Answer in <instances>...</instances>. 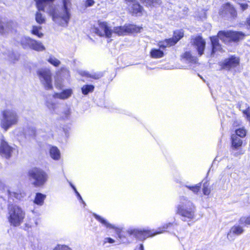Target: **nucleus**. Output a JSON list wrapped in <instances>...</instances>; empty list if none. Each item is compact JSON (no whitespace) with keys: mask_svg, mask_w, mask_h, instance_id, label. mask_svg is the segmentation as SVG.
<instances>
[{"mask_svg":"<svg viewBox=\"0 0 250 250\" xmlns=\"http://www.w3.org/2000/svg\"><path fill=\"white\" fill-rule=\"evenodd\" d=\"M39 11H45L51 16L56 23L62 26H67L71 18V0H62V5L60 10L53 4L54 0H35Z\"/></svg>","mask_w":250,"mask_h":250,"instance_id":"1","label":"nucleus"},{"mask_svg":"<svg viewBox=\"0 0 250 250\" xmlns=\"http://www.w3.org/2000/svg\"><path fill=\"white\" fill-rule=\"evenodd\" d=\"M245 37V34L239 31H220L217 36L210 37L212 47L211 54L221 49V45L219 42V38L225 41L229 40L233 42H238L243 40Z\"/></svg>","mask_w":250,"mask_h":250,"instance_id":"2","label":"nucleus"},{"mask_svg":"<svg viewBox=\"0 0 250 250\" xmlns=\"http://www.w3.org/2000/svg\"><path fill=\"white\" fill-rule=\"evenodd\" d=\"M99 25V28H95V33L99 36H104L107 38H111L113 33L118 36H125L132 32L134 30L133 25L131 24L114 27L113 30L107 25L105 22H101Z\"/></svg>","mask_w":250,"mask_h":250,"instance_id":"3","label":"nucleus"},{"mask_svg":"<svg viewBox=\"0 0 250 250\" xmlns=\"http://www.w3.org/2000/svg\"><path fill=\"white\" fill-rule=\"evenodd\" d=\"M196 207L193 203L185 196H181L176 206V213L182 217L183 221H189L195 218Z\"/></svg>","mask_w":250,"mask_h":250,"instance_id":"4","label":"nucleus"},{"mask_svg":"<svg viewBox=\"0 0 250 250\" xmlns=\"http://www.w3.org/2000/svg\"><path fill=\"white\" fill-rule=\"evenodd\" d=\"M19 115L15 109H6L1 112L0 117V126L5 131H7L13 126L18 124Z\"/></svg>","mask_w":250,"mask_h":250,"instance_id":"5","label":"nucleus"},{"mask_svg":"<svg viewBox=\"0 0 250 250\" xmlns=\"http://www.w3.org/2000/svg\"><path fill=\"white\" fill-rule=\"evenodd\" d=\"M28 175L32 184L36 187L43 186L48 179V174L40 167H34L28 171Z\"/></svg>","mask_w":250,"mask_h":250,"instance_id":"6","label":"nucleus"},{"mask_svg":"<svg viewBox=\"0 0 250 250\" xmlns=\"http://www.w3.org/2000/svg\"><path fill=\"white\" fill-rule=\"evenodd\" d=\"M8 221L14 227L19 226L25 217V212L21 208L11 205L8 207Z\"/></svg>","mask_w":250,"mask_h":250,"instance_id":"7","label":"nucleus"},{"mask_svg":"<svg viewBox=\"0 0 250 250\" xmlns=\"http://www.w3.org/2000/svg\"><path fill=\"white\" fill-rule=\"evenodd\" d=\"M174 223H169L165 224L163 226L164 230L159 231L153 232L152 231L147 229H132L128 230V233L130 235H132L137 239L141 241H144L146 238L153 236L157 234L162 233L165 229H167L168 228L172 226Z\"/></svg>","mask_w":250,"mask_h":250,"instance_id":"8","label":"nucleus"},{"mask_svg":"<svg viewBox=\"0 0 250 250\" xmlns=\"http://www.w3.org/2000/svg\"><path fill=\"white\" fill-rule=\"evenodd\" d=\"M20 44L24 49H32L36 51H43L45 46L40 42H38L27 36H22L20 40Z\"/></svg>","mask_w":250,"mask_h":250,"instance_id":"9","label":"nucleus"},{"mask_svg":"<svg viewBox=\"0 0 250 250\" xmlns=\"http://www.w3.org/2000/svg\"><path fill=\"white\" fill-rule=\"evenodd\" d=\"M37 73L45 89L46 90L52 89L53 85L50 71L47 69H40L37 71Z\"/></svg>","mask_w":250,"mask_h":250,"instance_id":"10","label":"nucleus"},{"mask_svg":"<svg viewBox=\"0 0 250 250\" xmlns=\"http://www.w3.org/2000/svg\"><path fill=\"white\" fill-rule=\"evenodd\" d=\"M219 15L226 18L234 19L237 17V12L234 6L229 2L224 4L221 7Z\"/></svg>","mask_w":250,"mask_h":250,"instance_id":"11","label":"nucleus"},{"mask_svg":"<svg viewBox=\"0 0 250 250\" xmlns=\"http://www.w3.org/2000/svg\"><path fill=\"white\" fill-rule=\"evenodd\" d=\"M239 64V59L234 56H231L229 58L225 59L220 63L221 69L227 70L236 67Z\"/></svg>","mask_w":250,"mask_h":250,"instance_id":"12","label":"nucleus"},{"mask_svg":"<svg viewBox=\"0 0 250 250\" xmlns=\"http://www.w3.org/2000/svg\"><path fill=\"white\" fill-rule=\"evenodd\" d=\"M13 149V147L9 145L2 136L0 140V154L2 157L9 159L11 157Z\"/></svg>","mask_w":250,"mask_h":250,"instance_id":"13","label":"nucleus"},{"mask_svg":"<svg viewBox=\"0 0 250 250\" xmlns=\"http://www.w3.org/2000/svg\"><path fill=\"white\" fill-rule=\"evenodd\" d=\"M191 43L197 50L198 55L201 56L204 52L206 42L201 36H197L192 39Z\"/></svg>","mask_w":250,"mask_h":250,"instance_id":"14","label":"nucleus"},{"mask_svg":"<svg viewBox=\"0 0 250 250\" xmlns=\"http://www.w3.org/2000/svg\"><path fill=\"white\" fill-rule=\"evenodd\" d=\"M244 231L243 227L239 225H235L231 228L227 234V238L229 240H234V235H240Z\"/></svg>","mask_w":250,"mask_h":250,"instance_id":"15","label":"nucleus"},{"mask_svg":"<svg viewBox=\"0 0 250 250\" xmlns=\"http://www.w3.org/2000/svg\"><path fill=\"white\" fill-rule=\"evenodd\" d=\"M0 190L5 191H7L8 196L14 197L18 200H21L24 196V193H18L16 192H11L6 187V186L0 180Z\"/></svg>","mask_w":250,"mask_h":250,"instance_id":"16","label":"nucleus"},{"mask_svg":"<svg viewBox=\"0 0 250 250\" xmlns=\"http://www.w3.org/2000/svg\"><path fill=\"white\" fill-rule=\"evenodd\" d=\"M13 23L0 21V34L5 35L12 32Z\"/></svg>","mask_w":250,"mask_h":250,"instance_id":"17","label":"nucleus"},{"mask_svg":"<svg viewBox=\"0 0 250 250\" xmlns=\"http://www.w3.org/2000/svg\"><path fill=\"white\" fill-rule=\"evenodd\" d=\"M72 94V90L71 89H66L62 90L60 93H56L54 94V98H58L62 100L67 99L69 98Z\"/></svg>","mask_w":250,"mask_h":250,"instance_id":"18","label":"nucleus"},{"mask_svg":"<svg viewBox=\"0 0 250 250\" xmlns=\"http://www.w3.org/2000/svg\"><path fill=\"white\" fill-rule=\"evenodd\" d=\"M4 54L8 56L9 61L13 63L17 62L20 58V54L18 52L13 51L12 50H7Z\"/></svg>","mask_w":250,"mask_h":250,"instance_id":"19","label":"nucleus"},{"mask_svg":"<svg viewBox=\"0 0 250 250\" xmlns=\"http://www.w3.org/2000/svg\"><path fill=\"white\" fill-rule=\"evenodd\" d=\"M93 215L97 220L100 222L104 226L107 228L110 229H116V227L114 225L110 224L106 219L103 218L101 216L95 213L93 214Z\"/></svg>","mask_w":250,"mask_h":250,"instance_id":"20","label":"nucleus"},{"mask_svg":"<svg viewBox=\"0 0 250 250\" xmlns=\"http://www.w3.org/2000/svg\"><path fill=\"white\" fill-rule=\"evenodd\" d=\"M243 141L240 138L236 135H232L231 136V147L233 148H240L242 146Z\"/></svg>","mask_w":250,"mask_h":250,"instance_id":"21","label":"nucleus"},{"mask_svg":"<svg viewBox=\"0 0 250 250\" xmlns=\"http://www.w3.org/2000/svg\"><path fill=\"white\" fill-rule=\"evenodd\" d=\"M49 154L50 157L55 160H58L61 157L60 151L56 146H52L50 148Z\"/></svg>","mask_w":250,"mask_h":250,"instance_id":"22","label":"nucleus"},{"mask_svg":"<svg viewBox=\"0 0 250 250\" xmlns=\"http://www.w3.org/2000/svg\"><path fill=\"white\" fill-rule=\"evenodd\" d=\"M141 2L147 7H156L160 5L162 1L161 0H140Z\"/></svg>","mask_w":250,"mask_h":250,"instance_id":"23","label":"nucleus"},{"mask_svg":"<svg viewBox=\"0 0 250 250\" xmlns=\"http://www.w3.org/2000/svg\"><path fill=\"white\" fill-rule=\"evenodd\" d=\"M174 45H175L174 42H173L172 39H171V38L166 39L164 41L159 42L158 43L159 46L162 49H165L167 47H170Z\"/></svg>","mask_w":250,"mask_h":250,"instance_id":"24","label":"nucleus"},{"mask_svg":"<svg viewBox=\"0 0 250 250\" xmlns=\"http://www.w3.org/2000/svg\"><path fill=\"white\" fill-rule=\"evenodd\" d=\"M183 58L185 59L188 62L196 63L197 59L196 57L192 56L190 52L187 51L183 55Z\"/></svg>","mask_w":250,"mask_h":250,"instance_id":"25","label":"nucleus"},{"mask_svg":"<svg viewBox=\"0 0 250 250\" xmlns=\"http://www.w3.org/2000/svg\"><path fill=\"white\" fill-rule=\"evenodd\" d=\"M46 195L41 193H37L34 201L35 204L42 206L44 203Z\"/></svg>","mask_w":250,"mask_h":250,"instance_id":"26","label":"nucleus"},{"mask_svg":"<svg viewBox=\"0 0 250 250\" xmlns=\"http://www.w3.org/2000/svg\"><path fill=\"white\" fill-rule=\"evenodd\" d=\"M58 75L62 79L68 80L70 77L69 71L65 67L61 68Z\"/></svg>","mask_w":250,"mask_h":250,"instance_id":"27","label":"nucleus"},{"mask_svg":"<svg viewBox=\"0 0 250 250\" xmlns=\"http://www.w3.org/2000/svg\"><path fill=\"white\" fill-rule=\"evenodd\" d=\"M150 53L151 57L153 58H160L164 56L163 51L159 49H152Z\"/></svg>","mask_w":250,"mask_h":250,"instance_id":"28","label":"nucleus"},{"mask_svg":"<svg viewBox=\"0 0 250 250\" xmlns=\"http://www.w3.org/2000/svg\"><path fill=\"white\" fill-rule=\"evenodd\" d=\"M184 32L182 30H177L174 32L173 37L171 38L175 44L183 37Z\"/></svg>","mask_w":250,"mask_h":250,"instance_id":"29","label":"nucleus"},{"mask_svg":"<svg viewBox=\"0 0 250 250\" xmlns=\"http://www.w3.org/2000/svg\"><path fill=\"white\" fill-rule=\"evenodd\" d=\"M81 89L83 95H87L89 93L93 91L94 86L92 84H85L82 87Z\"/></svg>","mask_w":250,"mask_h":250,"instance_id":"30","label":"nucleus"},{"mask_svg":"<svg viewBox=\"0 0 250 250\" xmlns=\"http://www.w3.org/2000/svg\"><path fill=\"white\" fill-rule=\"evenodd\" d=\"M47 62L55 67H58L61 64V62L52 55H50L47 59Z\"/></svg>","mask_w":250,"mask_h":250,"instance_id":"31","label":"nucleus"},{"mask_svg":"<svg viewBox=\"0 0 250 250\" xmlns=\"http://www.w3.org/2000/svg\"><path fill=\"white\" fill-rule=\"evenodd\" d=\"M71 108L68 107H65L62 113L61 118L63 120H68L70 119L71 115Z\"/></svg>","mask_w":250,"mask_h":250,"instance_id":"32","label":"nucleus"},{"mask_svg":"<svg viewBox=\"0 0 250 250\" xmlns=\"http://www.w3.org/2000/svg\"><path fill=\"white\" fill-rule=\"evenodd\" d=\"M230 152L231 154L235 157H239L244 153L242 148H233L230 146Z\"/></svg>","mask_w":250,"mask_h":250,"instance_id":"33","label":"nucleus"},{"mask_svg":"<svg viewBox=\"0 0 250 250\" xmlns=\"http://www.w3.org/2000/svg\"><path fill=\"white\" fill-rule=\"evenodd\" d=\"M186 187L188 188L189 189L191 190L194 193L197 194L198 192L200 190V188H201V183H200L198 184H196L194 186H188V185H185Z\"/></svg>","mask_w":250,"mask_h":250,"instance_id":"34","label":"nucleus"},{"mask_svg":"<svg viewBox=\"0 0 250 250\" xmlns=\"http://www.w3.org/2000/svg\"><path fill=\"white\" fill-rule=\"evenodd\" d=\"M132 8L133 13L136 14H141L143 10V7L138 2L133 4Z\"/></svg>","mask_w":250,"mask_h":250,"instance_id":"35","label":"nucleus"},{"mask_svg":"<svg viewBox=\"0 0 250 250\" xmlns=\"http://www.w3.org/2000/svg\"><path fill=\"white\" fill-rule=\"evenodd\" d=\"M246 130L244 128H239L235 130V133L232 135H236L239 138H243L246 135Z\"/></svg>","mask_w":250,"mask_h":250,"instance_id":"36","label":"nucleus"},{"mask_svg":"<svg viewBox=\"0 0 250 250\" xmlns=\"http://www.w3.org/2000/svg\"><path fill=\"white\" fill-rule=\"evenodd\" d=\"M41 29V26H33L32 30V33L39 38H41L43 36V34L40 32Z\"/></svg>","mask_w":250,"mask_h":250,"instance_id":"37","label":"nucleus"},{"mask_svg":"<svg viewBox=\"0 0 250 250\" xmlns=\"http://www.w3.org/2000/svg\"><path fill=\"white\" fill-rule=\"evenodd\" d=\"M36 21L39 24H42L45 22V18L40 12H37L36 14Z\"/></svg>","mask_w":250,"mask_h":250,"instance_id":"38","label":"nucleus"},{"mask_svg":"<svg viewBox=\"0 0 250 250\" xmlns=\"http://www.w3.org/2000/svg\"><path fill=\"white\" fill-rule=\"evenodd\" d=\"M203 192L205 195H208L210 193V189L209 188V183L208 182H205L203 184Z\"/></svg>","mask_w":250,"mask_h":250,"instance_id":"39","label":"nucleus"},{"mask_svg":"<svg viewBox=\"0 0 250 250\" xmlns=\"http://www.w3.org/2000/svg\"><path fill=\"white\" fill-rule=\"evenodd\" d=\"M239 224L241 225H250V215L248 217H242L239 221Z\"/></svg>","mask_w":250,"mask_h":250,"instance_id":"40","label":"nucleus"},{"mask_svg":"<svg viewBox=\"0 0 250 250\" xmlns=\"http://www.w3.org/2000/svg\"><path fill=\"white\" fill-rule=\"evenodd\" d=\"M46 105L51 111L55 112V109L56 106L55 103H53L51 101L48 100L46 102Z\"/></svg>","mask_w":250,"mask_h":250,"instance_id":"41","label":"nucleus"},{"mask_svg":"<svg viewBox=\"0 0 250 250\" xmlns=\"http://www.w3.org/2000/svg\"><path fill=\"white\" fill-rule=\"evenodd\" d=\"M36 129L34 127H29L28 128L27 132L26 131L25 135H29L30 136L32 137H35L36 136Z\"/></svg>","mask_w":250,"mask_h":250,"instance_id":"42","label":"nucleus"},{"mask_svg":"<svg viewBox=\"0 0 250 250\" xmlns=\"http://www.w3.org/2000/svg\"><path fill=\"white\" fill-rule=\"evenodd\" d=\"M103 76V73L101 72L93 73L92 74H90V78H92L93 79H99Z\"/></svg>","mask_w":250,"mask_h":250,"instance_id":"43","label":"nucleus"},{"mask_svg":"<svg viewBox=\"0 0 250 250\" xmlns=\"http://www.w3.org/2000/svg\"><path fill=\"white\" fill-rule=\"evenodd\" d=\"M243 113L246 115L247 120L250 123V106L243 110Z\"/></svg>","mask_w":250,"mask_h":250,"instance_id":"44","label":"nucleus"},{"mask_svg":"<svg viewBox=\"0 0 250 250\" xmlns=\"http://www.w3.org/2000/svg\"><path fill=\"white\" fill-rule=\"evenodd\" d=\"M54 250H71L69 248L66 246L58 245L56 247Z\"/></svg>","mask_w":250,"mask_h":250,"instance_id":"45","label":"nucleus"},{"mask_svg":"<svg viewBox=\"0 0 250 250\" xmlns=\"http://www.w3.org/2000/svg\"><path fill=\"white\" fill-rule=\"evenodd\" d=\"M94 3L95 1L94 0H86L85 1L84 5L85 7L87 8L93 6Z\"/></svg>","mask_w":250,"mask_h":250,"instance_id":"46","label":"nucleus"},{"mask_svg":"<svg viewBox=\"0 0 250 250\" xmlns=\"http://www.w3.org/2000/svg\"><path fill=\"white\" fill-rule=\"evenodd\" d=\"M239 5L242 11H245L248 8V5L246 3H241Z\"/></svg>","mask_w":250,"mask_h":250,"instance_id":"47","label":"nucleus"},{"mask_svg":"<svg viewBox=\"0 0 250 250\" xmlns=\"http://www.w3.org/2000/svg\"><path fill=\"white\" fill-rule=\"evenodd\" d=\"M79 74L82 76H85L87 78H90V75L88 72L85 71H81L79 72Z\"/></svg>","mask_w":250,"mask_h":250,"instance_id":"48","label":"nucleus"},{"mask_svg":"<svg viewBox=\"0 0 250 250\" xmlns=\"http://www.w3.org/2000/svg\"><path fill=\"white\" fill-rule=\"evenodd\" d=\"M114 242H115L114 240L110 237H106V238H105L104 239V243H109L112 244V243H113Z\"/></svg>","mask_w":250,"mask_h":250,"instance_id":"49","label":"nucleus"},{"mask_svg":"<svg viewBox=\"0 0 250 250\" xmlns=\"http://www.w3.org/2000/svg\"><path fill=\"white\" fill-rule=\"evenodd\" d=\"M115 229L116 232L117 234L118 237L121 239L123 237V236L121 234V230L117 228L116 227V229Z\"/></svg>","mask_w":250,"mask_h":250,"instance_id":"50","label":"nucleus"},{"mask_svg":"<svg viewBox=\"0 0 250 250\" xmlns=\"http://www.w3.org/2000/svg\"><path fill=\"white\" fill-rule=\"evenodd\" d=\"M25 227L28 228H31L34 227V225L31 222L26 223L25 224Z\"/></svg>","mask_w":250,"mask_h":250,"instance_id":"51","label":"nucleus"},{"mask_svg":"<svg viewBox=\"0 0 250 250\" xmlns=\"http://www.w3.org/2000/svg\"><path fill=\"white\" fill-rule=\"evenodd\" d=\"M77 196L78 199L82 201L83 204L84 205V206H85L86 204H85V202L83 201V200L82 199V197H81V196L80 194V193H78V194H77Z\"/></svg>","mask_w":250,"mask_h":250,"instance_id":"52","label":"nucleus"},{"mask_svg":"<svg viewBox=\"0 0 250 250\" xmlns=\"http://www.w3.org/2000/svg\"><path fill=\"white\" fill-rule=\"evenodd\" d=\"M33 221H34V224H35V226L37 227L38 225V219H34Z\"/></svg>","mask_w":250,"mask_h":250,"instance_id":"53","label":"nucleus"},{"mask_svg":"<svg viewBox=\"0 0 250 250\" xmlns=\"http://www.w3.org/2000/svg\"><path fill=\"white\" fill-rule=\"evenodd\" d=\"M139 250H144V246L143 244H141L139 247Z\"/></svg>","mask_w":250,"mask_h":250,"instance_id":"54","label":"nucleus"},{"mask_svg":"<svg viewBox=\"0 0 250 250\" xmlns=\"http://www.w3.org/2000/svg\"><path fill=\"white\" fill-rule=\"evenodd\" d=\"M127 2H134L135 0H125Z\"/></svg>","mask_w":250,"mask_h":250,"instance_id":"55","label":"nucleus"},{"mask_svg":"<svg viewBox=\"0 0 250 250\" xmlns=\"http://www.w3.org/2000/svg\"><path fill=\"white\" fill-rule=\"evenodd\" d=\"M70 185L73 189L76 188L75 187L74 185H73L71 183H70Z\"/></svg>","mask_w":250,"mask_h":250,"instance_id":"56","label":"nucleus"},{"mask_svg":"<svg viewBox=\"0 0 250 250\" xmlns=\"http://www.w3.org/2000/svg\"><path fill=\"white\" fill-rule=\"evenodd\" d=\"M70 185L73 189L76 188L75 187L74 185H73L71 183H70Z\"/></svg>","mask_w":250,"mask_h":250,"instance_id":"57","label":"nucleus"},{"mask_svg":"<svg viewBox=\"0 0 250 250\" xmlns=\"http://www.w3.org/2000/svg\"><path fill=\"white\" fill-rule=\"evenodd\" d=\"M70 185L73 189L76 188L75 187L74 185H73L71 183H70Z\"/></svg>","mask_w":250,"mask_h":250,"instance_id":"58","label":"nucleus"},{"mask_svg":"<svg viewBox=\"0 0 250 250\" xmlns=\"http://www.w3.org/2000/svg\"><path fill=\"white\" fill-rule=\"evenodd\" d=\"M73 190H74L75 192H76L77 191L76 188H74Z\"/></svg>","mask_w":250,"mask_h":250,"instance_id":"59","label":"nucleus"},{"mask_svg":"<svg viewBox=\"0 0 250 250\" xmlns=\"http://www.w3.org/2000/svg\"><path fill=\"white\" fill-rule=\"evenodd\" d=\"M75 192L76 193V195H77V194H78V193H79V192H78V191H77L76 192Z\"/></svg>","mask_w":250,"mask_h":250,"instance_id":"60","label":"nucleus"},{"mask_svg":"<svg viewBox=\"0 0 250 250\" xmlns=\"http://www.w3.org/2000/svg\"><path fill=\"white\" fill-rule=\"evenodd\" d=\"M199 75V77H200L202 79H203V77H202L201 76H200L199 75Z\"/></svg>","mask_w":250,"mask_h":250,"instance_id":"61","label":"nucleus"}]
</instances>
